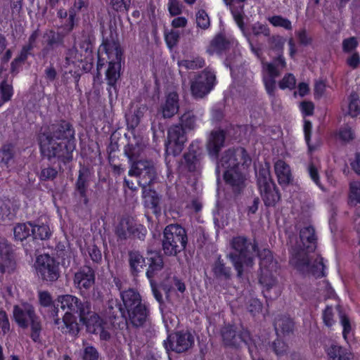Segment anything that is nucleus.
<instances>
[{
    "mask_svg": "<svg viewBox=\"0 0 360 360\" xmlns=\"http://www.w3.org/2000/svg\"><path fill=\"white\" fill-rule=\"evenodd\" d=\"M250 160L243 149L228 150L224 153L217 165V172L232 186H241L245 180Z\"/></svg>",
    "mask_w": 360,
    "mask_h": 360,
    "instance_id": "f257e3e1",
    "label": "nucleus"
},
{
    "mask_svg": "<svg viewBox=\"0 0 360 360\" xmlns=\"http://www.w3.org/2000/svg\"><path fill=\"white\" fill-rule=\"evenodd\" d=\"M60 307L65 311L63 318V324L59 319L55 321V324L64 333L76 335L82 325H85L92 311H89L87 304H82L79 300L72 295H64L58 297Z\"/></svg>",
    "mask_w": 360,
    "mask_h": 360,
    "instance_id": "f03ea898",
    "label": "nucleus"
},
{
    "mask_svg": "<svg viewBox=\"0 0 360 360\" xmlns=\"http://www.w3.org/2000/svg\"><path fill=\"white\" fill-rule=\"evenodd\" d=\"M98 68L105 61L107 69L105 79L108 84L114 86L120 79L122 70V53L120 46L114 42H105L98 49Z\"/></svg>",
    "mask_w": 360,
    "mask_h": 360,
    "instance_id": "7ed1b4c3",
    "label": "nucleus"
},
{
    "mask_svg": "<svg viewBox=\"0 0 360 360\" xmlns=\"http://www.w3.org/2000/svg\"><path fill=\"white\" fill-rule=\"evenodd\" d=\"M121 297L123 304L118 306L119 311L133 325L139 326L143 324L147 317V308L141 302L139 292L128 289L121 293Z\"/></svg>",
    "mask_w": 360,
    "mask_h": 360,
    "instance_id": "20e7f679",
    "label": "nucleus"
},
{
    "mask_svg": "<svg viewBox=\"0 0 360 360\" xmlns=\"http://www.w3.org/2000/svg\"><path fill=\"white\" fill-rule=\"evenodd\" d=\"M195 120L191 112L184 114L181 117L179 126L171 127L168 133V141L166 143V153L176 155L180 153L186 141V133L194 128Z\"/></svg>",
    "mask_w": 360,
    "mask_h": 360,
    "instance_id": "39448f33",
    "label": "nucleus"
},
{
    "mask_svg": "<svg viewBox=\"0 0 360 360\" xmlns=\"http://www.w3.org/2000/svg\"><path fill=\"white\" fill-rule=\"evenodd\" d=\"M130 176L139 177V183L143 187V196L147 207H155L159 202L157 193L147 188L154 177V169L147 162L140 161L134 164L129 171Z\"/></svg>",
    "mask_w": 360,
    "mask_h": 360,
    "instance_id": "423d86ee",
    "label": "nucleus"
},
{
    "mask_svg": "<svg viewBox=\"0 0 360 360\" xmlns=\"http://www.w3.org/2000/svg\"><path fill=\"white\" fill-rule=\"evenodd\" d=\"M272 43L271 55L275 53L278 56V58L274 63H265L263 66V79L269 94L274 93L276 88V78L281 70L285 67V61L280 56L285 40L281 37H276L274 38Z\"/></svg>",
    "mask_w": 360,
    "mask_h": 360,
    "instance_id": "0eeeda50",
    "label": "nucleus"
},
{
    "mask_svg": "<svg viewBox=\"0 0 360 360\" xmlns=\"http://www.w3.org/2000/svg\"><path fill=\"white\" fill-rule=\"evenodd\" d=\"M149 267L146 276L150 283V288L155 299L162 303V295L158 289L160 285L166 288V283L169 280L168 271L162 266V259L158 255L150 256L149 259Z\"/></svg>",
    "mask_w": 360,
    "mask_h": 360,
    "instance_id": "6e6552de",
    "label": "nucleus"
},
{
    "mask_svg": "<svg viewBox=\"0 0 360 360\" xmlns=\"http://www.w3.org/2000/svg\"><path fill=\"white\" fill-rule=\"evenodd\" d=\"M13 317L21 328L31 327V337L34 342L39 340L41 323L34 315L33 307L26 302L17 304L13 308Z\"/></svg>",
    "mask_w": 360,
    "mask_h": 360,
    "instance_id": "1a4fd4ad",
    "label": "nucleus"
},
{
    "mask_svg": "<svg viewBox=\"0 0 360 360\" xmlns=\"http://www.w3.org/2000/svg\"><path fill=\"white\" fill-rule=\"evenodd\" d=\"M187 239L185 230L176 224L168 225L164 231L163 250L168 255H175L183 250Z\"/></svg>",
    "mask_w": 360,
    "mask_h": 360,
    "instance_id": "9d476101",
    "label": "nucleus"
},
{
    "mask_svg": "<svg viewBox=\"0 0 360 360\" xmlns=\"http://www.w3.org/2000/svg\"><path fill=\"white\" fill-rule=\"evenodd\" d=\"M257 184L261 195L267 206L274 205L279 201V193L271 181L269 170L263 168L257 174Z\"/></svg>",
    "mask_w": 360,
    "mask_h": 360,
    "instance_id": "9b49d317",
    "label": "nucleus"
},
{
    "mask_svg": "<svg viewBox=\"0 0 360 360\" xmlns=\"http://www.w3.org/2000/svg\"><path fill=\"white\" fill-rule=\"evenodd\" d=\"M232 247L233 251L230 253L229 257L232 260L238 276H241L243 270L252 266V260L248 257L247 244L244 238H235L232 243Z\"/></svg>",
    "mask_w": 360,
    "mask_h": 360,
    "instance_id": "f8f14e48",
    "label": "nucleus"
},
{
    "mask_svg": "<svg viewBox=\"0 0 360 360\" xmlns=\"http://www.w3.org/2000/svg\"><path fill=\"white\" fill-rule=\"evenodd\" d=\"M34 269L38 276L50 282L57 280L60 276L58 264L47 255L37 257Z\"/></svg>",
    "mask_w": 360,
    "mask_h": 360,
    "instance_id": "ddd939ff",
    "label": "nucleus"
},
{
    "mask_svg": "<svg viewBox=\"0 0 360 360\" xmlns=\"http://www.w3.org/2000/svg\"><path fill=\"white\" fill-rule=\"evenodd\" d=\"M214 84V72H202L193 79L191 84V90L195 97L202 98L210 93Z\"/></svg>",
    "mask_w": 360,
    "mask_h": 360,
    "instance_id": "4468645a",
    "label": "nucleus"
},
{
    "mask_svg": "<svg viewBox=\"0 0 360 360\" xmlns=\"http://www.w3.org/2000/svg\"><path fill=\"white\" fill-rule=\"evenodd\" d=\"M193 338L189 332L176 333L169 335L164 344L167 349L176 352H184L191 346Z\"/></svg>",
    "mask_w": 360,
    "mask_h": 360,
    "instance_id": "2eb2a0df",
    "label": "nucleus"
},
{
    "mask_svg": "<svg viewBox=\"0 0 360 360\" xmlns=\"http://www.w3.org/2000/svg\"><path fill=\"white\" fill-rule=\"evenodd\" d=\"M74 282L77 287L82 291H84L92 287L94 284V274L89 267H84L75 274Z\"/></svg>",
    "mask_w": 360,
    "mask_h": 360,
    "instance_id": "dca6fc26",
    "label": "nucleus"
},
{
    "mask_svg": "<svg viewBox=\"0 0 360 360\" xmlns=\"http://www.w3.org/2000/svg\"><path fill=\"white\" fill-rule=\"evenodd\" d=\"M274 170L278 178V184H281V186H286V185L290 184L293 179L290 167L282 160H278L275 162Z\"/></svg>",
    "mask_w": 360,
    "mask_h": 360,
    "instance_id": "f3484780",
    "label": "nucleus"
},
{
    "mask_svg": "<svg viewBox=\"0 0 360 360\" xmlns=\"http://www.w3.org/2000/svg\"><path fill=\"white\" fill-rule=\"evenodd\" d=\"M179 109L178 96L176 93L171 92L168 94L162 101L161 112L165 117H169L174 115Z\"/></svg>",
    "mask_w": 360,
    "mask_h": 360,
    "instance_id": "a211bd4d",
    "label": "nucleus"
},
{
    "mask_svg": "<svg viewBox=\"0 0 360 360\" xmlns=\"http://www.w3.org/2000/svg\"><path fill=\"white\" fill-rule=\"evenodd\" d=\"M84 326H86V330L91 333H99L100 338L103 340H107L110 337L109 333L103 330L99 318L94 312L91 314Z\"/></svg>",
    "mask_w": 360,
    "mask_h": 360,
    "instance_id": "6ab92c4d",
    "label": "nucleus"
},
{
    "mask_svg": "<svg viewBox=\"0 0 360 360\" xmlns=\"http://www.w3.org/2000/svg\"><path fill=\"white\" fill-rule=\"evenodd\" d=\"M327 354L330 360H353V354L347 349L341 346L331 345L327 349Z\"/></svg>",
    "mask_w": 360,
    "mask_h": 360,
    "instance_id": "aec40b11",
    "label": "nucleus"
},
{
    "mask_svg": "<svg viewBox=\"0 0 360 360\" xmlns=\"http://www.w3.org/2000/svg\"><path fill=\"white\" fill-rule=\"evenodd\" d=\"M224 141V134L223 131L217 130L212 133L209 139L207 148L210 153L216 154L223 146Z\"/></svg>",
    "mask_w": 360,
    "mask_h": 360,
    "instance_id": "412c9836",
    "label": "nucleus"
},
{
    "mask_svg": "<svg viewBox=\"0 0 360 360\" xmlns=\"http://www.w3.org/2000/svg\"><path fill=\"white\" fill-rule=\"evenodd\" d=\"M39 141L41 151L44 155L51 157L56 155L57 143L53 139L44 135L40 137Z\"/></svg>",
    "mask_w": 360,
    "mask_h": 360,
    "instance_id": "4be33fe9",
    "label": "nucleus"
},
{
    "mask_svg": "<svg viewBox=\"0 0 360 360\" xmlns=\"http://www.w3.org/2000/svg\"><path fill=\"white\" fill-rule=\"evenodd\" d=\"M129 264L131 269L134 274H139L142 271L146 266V259L138 252L130 253Z\"/></svg>",
    "mask_w": 360,
    "mask_h": 360,
    "instance_id": "5701e85b",
    "label": "nucleus"
},
{
    "mask_svg": "<svg viewBox=\"0 0 360 360\" xmlns=\"http://www.w3.org/2000/svg\"><path fill=\"white\" fill-rule=\"evenodd\" d=\"M14 237L16 240L22 241L32 234L33 235L32 224L30 223L18 224L13 229Z\"/></svg>",
    "mask_w": 360,
    "mask_h": 360,
    "instance_id": "b1692460",
    "label": "nucleus"
},
{
    "mask_svg": "<svg viewBox=\"0 0 360 360\" xmlns=\"http://www.w3.org/2000/svg\"><path fill=\"white\" fill-rule=\"evenodd\" d=\"M244 0H225L226 4H229L231 5V13H232L233 16L234 18V20H236V22H237V25H238L239 28L243 32L244 35L245 36V37L248 39V41L250 42L253 52H255V49H254V48L252 46V42H251V40H250V37L247 34V33L243 30V25H242V15H241V13L237 12L234 9V4H240Z\"/></svg>",
    "mask_w": 360,
    "mask_h": 360,
    "instance_id": "393cba45",
    "label": "nucleus"
},
{
    "mask_svg": "<svg viewBox=\"0 0 360 360\" xmlns=\"http://www.w3.org/2000/svg\"><path fill=\"white\" fill-rule=\"evenodd\" d=\"M33 236L34 239L45 240L49 238L52 233L50 226L47 224L32 225Z\"/></svg>",
    "mask_w": 360,
    "mask_h": 360,
    "instance_id": "a878e982",
    "label": "nucleus"
},
{
    "mask_svg": "<svg viewBox=\"0 0 360 360\" xmlns=\"http://www.w3.org/2000/svg\"><path fill=\"white\" fill-rule=\"evenodd\" d=\"M134 221L133 219H123L117 226V233L120 236H125L127 233H134Z\"/></svg>",
    "mask_w": 360,
    "mask_h": 360,
    "instance_id": "bb28decb",
    "label": "nucleus"
},
{
    "mask_svg": "<svg viewBox=\"0 0 360 360\" xmlns=\"http://www.w3.org/2000/svg\"><path fill=\"white\" fill-rule=\"evenodd\" d=\"M300 237L305 245L306 243H309L307 245V248L313 249L315 248V233L314 230L311 226H307L305 229L301 231Z\"/></svg>",
    "mask_w": 360,
    "mask_h": 360,
    "instance_id": "cd10ccee",
    "label": "nucleus"
},
{
    "mask_svg": "<svg viewBox=\"0 0 360 360\" xmlns=\"http://www.w3.org/2000/svg\"><path fill=\"white\" fill-rule=\"evenodd\" d=\"M13 96V88L7 82H2L0 84V108L8 101Z\"/></svg>",
    "mask_w": 360,
    "mask_h": 360,
    "instance_id": "c85d7f7f",
    "label": "nucleus"
},
{
    "mask_svg": "<svg viewBox=\"0 0 360 360\" xmlns=\"http://www.w3.org/2000/svg\"><path fill=\"white\" fill-rule=\"evenodd\" d=\"M349 198L352 203H360V182L351 183Z\"/></svg>",
    "mask_w": 360,
    "mask_h": 360,
    "instance_id": "c756f323",
    "label": "nucleus"
},
{
    "mask_svg": "<svg viewBox=\"0 0 360 360\" xmlns=\"http://www.w3.org/2000/svg\"><path fill=\"white\" fill-rule=\"evenodd\" d=\"M269 21L274 27H280L286 30L292 29V24L287 18L281 16H273L269 18Z\"/></svg>",
    "mask_w": 360,
    "mask_h": 360,
    "instance_id": "7c9ffc66",
    "label": "nucleus"
},
{
    "mask_svg": "<svg viewBox=\"0 0 360 360\" xmlns=\"http://www.w3.org/2000/svg\"><path fill=\"white\" fill-rule=\"evenodd\" d=\"M296 83L295 76L292 73H288L279 82L278 86L282 89H293Z\"/></svg>",
    "mask_w": 360,
    "mask_h": 360,
    "instance_id": "2f4dec72",
    "label": "nucleus"
},
{
    "mask_svg": "<svg viewBox=\"0 0 360 360\" xmlns=\"http://www.w3.org/2000/svg\"><path fill=\"white\" fill-rule=\"evenodd\" d=\"M196 21L198 27L206 29L210 25V20L208 15L204 11H200L196 15Z\"/></svg>",
    "mask_w": 360,
    "mask_h": 360,
    "instance_id": "473e14b6",
    "label": "nucleus"
},
{
    "mask_svg": "<svg viewBox=\"0 0 360 360\" xmlns=\"http://www.w3.org/2000/svg\"><path fill=\"white\" fill-rule=\"evenodd\" d=\"M169 283V287L167 285V283H166V288L163 287L164 290L168 295L170 292V291L173 289H176L181 292H184L186 290V286L184 283L181 282V281L177 278H172Z\"/></svg>",
    "mask_w": 360,
    "mask_h": 360,
    "instance_id": "72a5a7b5",
    "label": "nucleus"
},
{
    "mask_svg": "<svg viewBox=\"0 0 360 360\" xmlns=\"http://www.w3.org/2000/svg\"><path fill=\"white\" fill-rule=\"evenodd\" d=\"M204 64L203 60L198 58L195 60H181L179 62V65L181 68H185L186 69H195L197 68H201Z\"/></svg>",
    "mask_w": 360,
    "mask_h": 360,
    "instance_id": "f704fd0d",
    "label": "nucleus"
},
{
    "mask_svg": "<svg viewBox=\"0 0 360 360\" xmlns=\"http://www.w3.org/2000/svg\"><path fill=\"white\" fill-rule=\"evenodd\" d=\"M347 108V113L352 117L356 116L360 112L358 99L356 98H352Z\"/></svg>",
    "mask_w": 360,
    "mask_h": 360,
    "instance_id": "c9c22d12",
    "label": "nucleus"
},
{
    "mask_svg": "<svg viewBox=\"0 0 360 360\" xmlns=\"http://www.w3.org/2000/svg\"><path fill=\"white\" fill-rule=\"evenodd\" d=\"M326 84L323 81H318L314 86V96L319 98L323 96L326 92Z\"/></svg>",
    "mask_w": 360,
    "mask_h": 360,
    "instance_id": "e433bc0d",
    "label": "nucleus"
},
{
    "mask_svg": "<svg viewBox=\"0 0 360 360\" xmlns=\"http://www.w3.org/2000/svg\"><path fill=\"white\" fill-rule=\"evenodd\" d=\"M259 257L261 259L260 264L262 268H266L269 264L273 263V257L271 253L268 250H264L263 252L260 254Z\"/></svg>",
    "mask_w": 360,
    "mask_h": 360,
    "instance_id": "4c0bfd02",
    "label": "nucleus"
},
{
    "mask_svg": "<svg viewBox=\"0 0 360 360\" xmlns=\"http://www.w3.org/2000/svg\"><path fill=\"white\" fill-rule=\"evenodd\" d=\"M300 109L304 115H312L314 105L311 101H303L300 104Z\"/></svg>",
    "mask_w": 360,
    "mask_h": 360,
    "instance_id": "58836bf2",
    "label": "nucleus"
},
{
    "mask_svg": "<svg viewBox=\"0 0 360 360\" xmlns=\"http://www.w3.org/2000/svg\"><path fill=\"white\" fill-rule=\"evenodd\" d=\"M57 175V171L51 167L43 169L41 172L40 178L43 180L53 179Z\"/></svg>",
    "mask_w": 360,
    "mask_h": 360,
    "instance_id": "ea45409f",
    "label": "nucleus"
},
{
    "mask_svg": "<svg viewBox=\"0 0 360 360\" xmlns=\"http://www.w3.org/2000/svg\"><path fill=\"white\" fill-rule=\"evenodd\" d=\"M98 355L96 349L93 347H86L84 349V360H98Z\"/></svg>",
    "mask_w": 360,
    "mask_h": 360,
    "instance_id": "a19ab883",
    "label": "nucleus"
},
{
    "mask_svg": "<svg viewBox=\"0 0 360 360\" xmlns=\"http://www.w3.org/2000/svg\"><path fill=\"white\" fill-rule=\"evenodd\" d=\"M310 91L309 84L307 82H300L297 87V90L295 92V95H299L300 96H305L309 94Z\"/></svg>",
    "mask_w": 360,
    "mask_h": 360,
    "instance_id": "79ce46f5",
    "label": "nucleus"
},
{
    "mask_svg": "<svg viewBox=\"0 0 360 360\" xmlns=\"http://www.w3.org/2000/svg\"><path fill=\"white\" fill-rule=\"evenodd\" d=\"M333 316V313L332 308L328 307L327 308H326V310L324 311L323 314V322L327 326H331L333 324L334 320Z\"/></svg>",
    "mask_w": 360,
    "mask_h": 360,
    "instance_id": "37998d69",
    "label": "nucleus"
},
{
    "mask_svg": "<svg viewBox=\"0 0 360 360\" xmlns=\"http://www.w3.org/2000/svg\"><path fill=\"white\" fill-rule=\"evenodd\" d=\"M168 10L171 15H179L181 11V7L178 1L176 0H170L168 4Z\"/></svg>",
    "mask_w": 360,
    "mask_h": 360,
    "instance_id": "c03bdc74",
    "label": "nucleus"
},
{
    "mask_svg": "<svg viewBox=\"0 0 360 360\" xmlns=\"http://www.w3.org/2000/svg\"><path fill=\"white\" fill-rule=\"evenodd\" d=\"M179 38V34L176 32H170L165 34V41L167 46L172 48L176 43Z\"/></svg>",
    "mask_w": 360,
    "mask_h": 360,
    "instance_id": "a18cd8bd",
    "label": "nucleus"
},
{
    "mask_svg": "<svg viewBox=\"0 0 360 360\" xmlns=\"http://www.w3.org/2000/svg\"><path fill=\"white\" fill-rule=\"evenodd\" d=\"M39 300L41 305L48 306L52 302L51 295L47 291L39 292Z\"/></svg>",
    "mask_w": 360,
    "mask_h": 360,
    "instance_id": "49530a36",
    "label": "nucleus"
},
{
    "mask_svg": "<svg viewBox=\"0 0 360 360\" xmlns=\"http://www.w3.org/2000/svg\"><path fill=\"white\" fill-rule=\"evenodd\" d=\"M260 283L266 288H269L276 284V279L273 276L262 275L259 279Z\"/></svg>",
    "mask_w": 360,
    "mask_h": 360,
    "instance_id": "de8ad7c7",
    "label": "nucleus"
},
{
    "mask_svg": "<svg viewBox=\"0 0 360 360\" xmlns=\"http://www.w3.org/2000/svg\"><path fill=\"white\" fill-rule=\"evenodd\" d=\"M357 45L356 39L350 38L343 41V51L345 52H351Z\"/></svg>",
    "mask_w": 360,
    "mask_h": 360,
    "instance_id": "09e8293b",
    "label": "nucleus"
},
{
    "mask_svg": "<svg viewBox=\"0 0 360 360\" xmlns=\"http://www.w3.org/2000/svg\"><path fill=\"white\" fill-rule=\"evenodd\" d=\"M339 137L343 141H349L354 138V134L349 127H345L340 130Z\"/></svg>",
    "mask_w": 360,
    "mask_h": 360,
    "instance_id": "8fccbe9b",
    "label": "nucleus"
},
{
    "mask_svg": "<svg viewBox=\"0 0 360 360\" xmlns=\"http://www.w3.org/2000/svg\"><path fill=\"white\" fill-rule=\"evenodd\" d=\"M0 326L4 333L9 330V320L5 311H0Z\"/></svg>",
    "mask_w": 360,
    "mask_h": 360,
    "instance_id": "3c124183",
    "label": "nucleus"
},
{
    "mask_svg": "<svg viewBox=\"0 0 360 360\" xmlns=\"http://www.w3.org/2000/svg\"><path fill=\"white\" fill-rule=\"evenodd\" d=\"M252 32H253V34H255V35H259V34L267 35L269 33V31L267 27L265 25L259 24V22H257V24H255L254 25V27H252Z\"/></svg>",
    "mask_w": 360,
    "mask_h": 360,
    "instance_id": "603ef678",
    "label": "nucleus"
},
{
    "mask_svg": "<svg viewBox=\"0 0 360 360\" xmlns=\"http://www.w3.org/2000/svg\"><path fill=\"white\" fill-rule=\"evenodd\" d=\"M224 340L228 343L231 345H236L238 340L240 339L241 338L238 336V335H236L233 333V332H229V333H224L223 334Z\"/></svg>",
    "mask_w": 360,
    "mask_h": 360,
    "instance_id": "864d4df0",
    "label": "nucleus"
},
{
    "mask_svg": "<svg viewBox=\"0 0 360 360\" xmlns=\"http://www.w3.org/2000/svg\"><path fill=\"white\" fill-rule=\"evenodd\" d=\"M341 323L343 327V337L346 340L349 332L351 331V326L349 319L346 316L341 318Z\"/></svg>",
    "mask_w": 360,
    "mask_h": 360,
    "instance_id": "5fc2aeb1",
    "label": "nucleus"
},
{
    "mask_svg": "<svg viewBox=\"0 0 360 360\" xmlns=\"http://www.w3.org/2000/svg\"><path fill=\"white\" fill-rule=\"evenodd\" d=\"M11 158L12 153L9 149L0 150V162L7 164Z\"/></svg>",
    "mask_w": 360,
    "mask_h": 360,
    "instance_id": "6e6d98bb",
    "label": "nucleus"
},
{
    "mask_svg": "<svg viewBox=\"0 0 360 360\" xmlns=\"http://www.w3.org/2000/svg\"><path fill=\"white\" fill-rule=\"evenodd\" d=\"M291 264L300 271H304V266H307L308 263H307L304 259L300 260L297 257H293L291 259Z\"/></svg>",
    "mask_w": 360,
    "mask_h": 360,
    "instance_id": "4d7b16f0",
    "label": "nucleus"
},
{
    "mask_svg": "<svg viewBox=\"0 0 360 360\" xmlns=\"http://www.w3.org/2000/svg\"><path fill=\"white\" fill-rule=\"evenodd\" d=\"M89 255L95 262H99L101 259V253L97 247H92L89 250Z\"/></svg>",
    "mask_w": 360,
    "mask_h": 360,
    "instance_id": "13d9d810",
    "label": "nucleus"
},
{
    "mask_svg": "<svg viewBox=\"0 0 360 360\" xmlns=\"http://www.w3.org/2000/svg\"><path fill=\"white\" fill-rule=\"evenodd\" d=\"M187 20L184 17H177L172 20V25L174 27H183L186 25Z\"/></svg>",
    "mask_w": 360,
    "mask_h": 360,
    "instance_id": "bf43d9fd",
    "label": "nucleus"
},
{
    "mask_svg": "<svg viewBox=\"0 0 360 360\" xmlns=\"http://www.w3.org/2000/svg\"><path fill=\"white\" fill-rule=\"evenodd\" d=\"M359 62V57L357 54L351 56L347 59V64L352 68H356Z\"/></svg>",
    "mask_w": 360,
    "mask_h": 360,
    "instance_id": "052dcab7",
    "label": "nucleus"
},
{
    "mask_svg": "<svg viewBox=\"0 0 360 360\" xmlns=\"http://www.w3.org/2000/svg\"><path fill=\"white\" fill-rule=\"evenodd\" d=\"M297 34L299 41L301 44H306L310 41V39L309 38V37L306 34V31L304 30L298 32Z\"/></svg>",
    "mask_w": 360,
    "mask_h": 360,
    "instance_id": "680f3d73",
    "label": "nucleus"
},
{
    "mask_svg": "<svg viewBox=\"0 0 360 360\" xmlns=\"http://www.w3.org/2000/svg\"><path fill=\"white\" fill-rule=\"evenodd\" d=\"M116 9L126 8L127 0H111Z\"/></svg>",
    "mask_w": 360,
    "mask_h": 360,
    "instance_id": "e2e57ef3",
    "label": "nucleus"
},
{
    "mask_svg": "<svg viewBox=\"0 0 360 360\" xmlns=\"http://www.w3.org/2000/svg\"><path fill=\"white\" fill-rule=\"evenodd\" d=\"M351 165L354 170L360 174V154H357L355 160L352 162Z\"/></svg>",
    "mask_w": 360,
    "mask_h": 360,
    "instance_id": "0e129e2a",
    "label": "nucleus"
},
{
    "mask_svg": "<svg viewBox=\"0 0 360 360\" xmlns=\"http://www.w3.org/2000/svg\"><path fill=\"white\" fill-rule=\"evenodd\" d=\"M9 216V209L6 205L0 206V220H6Z\"/></svg>",
    "mask_w": 360,
    "mask_h": 360,
    "instance_id": "69168bd1",
    "label": "nucleus"
},
{
    "mask_svg": "<svg viewBox=\"0 0 360 360\" xmlns=\"http://www.w3.org/2000/svg\"><path fill=\"white\" fill-rule=\"evenodd\" d=\"M311 129V122L309 121L304 122V133H305V140L307 142L309 141Z\"/></svg>",
    "mask_w": 360,
    "mask_h": 360,
    "instance_id": "338daca9",
    "label": "nucleus"
},
{
    "mask_svg": "<svg viewBox=\"0 0 360 360\" xmlns=\"http://www.w3.org/2000/svg\"><path fill=\"white\" fill-rule=\"evenodd\" d=\"M74 23H75L74 15L72 13H70L69 15V18L68 19V23L65 28V30L68 32L72 30V29L74 27Z\"/></svg>",
    "mask_w": 360,
    "mask_h": 360,
    "instance_id": "774afa93",
    "label": "nucleus"
}]
</instances>
